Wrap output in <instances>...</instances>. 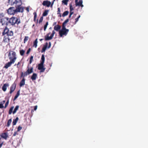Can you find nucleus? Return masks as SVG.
<instances>
[{
    "instance_id": "0eeeda50",
    "label": "nucleus",
    "mask_w": 148,
    "mask_h": 148,
    "mask_svg": "<svg viewBox=\"0 0 148 148\" xmlns=\"http://www.w3.org/2000/svg\"><path fill=\"white\" fill-rule=\"evenodd\" d=\"M43 63H40L38 64V69L40 70V72H44L45 69V68H44Z\"/></svg>"
},
{
    "instance_id": "bf43d9fd",
    "label": "nucleus",
    "mask_w": 148,
    "mask_h": 148,
    "mask_svg": "<svg viewBox=\"0 0 148 148\" xmlns=\"http://www.w3.org/2000/svg\"><path fill=\"white\" fill-rule=\"evenodd\" d=\"M71 15H72L70 14L69 16V18H70L71 17Z\"/></svg>"
},
{
    "instance_id": "37998d69",
    "label": "nucleus",
    "mask_w": 148,
    "mask_h": 148,
    "mask_svg": "<svg viewBox=\"0 0 148 148\" xmlns=\"http://www.w3.org/2000/svg\"><path fill=\"white\" fill-rule=\"evenodd\" d=\"M22 129V127L20 126H19L18 127V129H17V132H19Z\"/></svg>"
},
{
    "instance_id": "f8f14e48",
    "label": "nucleus",
    "mask_w": 148,
    "mask_h": 148,
    "mask_svg": "<svg viewBox=\"0 0 148 148\" xmlns=\"http://www.w3.org/2000/svg\"><path fill=\"white\" fill-rule=\"evenodd\" d=\"M15 17H12L10 19L9 23H10L12 25H15Z\"/></svg>"
},
{
    "instance_id": "603ef678",
    "label": "nucleus",
    "mask_w": 148,
    "mask_h": 148,
    "mask_svg": "<svg viewBox=\"0 0 148 148\" xmlns=\"http://www.w3.org/2000/svg\"><path fill=\"white\" fill-rule=\"evenodd\" d=\"M5 102V100H3L2 102V104H3V105L4 103Z\"/></svg>"
},
{
    "instance_id": "2f4dec72",
    "label": "nucleus",
    "mask_w": 148,
    "mask_h": 148,
    "mask_svg": "<svg viewBox=\"0 0 148 148\" xmlns=\"http://www.w3.org/2000/svg\"><path fill=\"white\" fill-rule=\"evenodd\" d=\"M11 122H12V119H9L8 121L7 125V126L8 127H9L10 126Z\"/></svg>"
},
{
    "instance_id": "6e6d98bb",
    "label": "nucleus",
    "mask_w": 148,
    "mask_h": 148,
    "mask_svg": "<svg viewBox=\"0 0 148 148\" xmlns=\"http://www.w3.org/2000/svg\"><path fill=\"white\" fill-rule=\"evenodd\" d=\"M56 24H57V22H54L53 23V25H56Z\"/></svg>"
},
{
    "instance_id": "13d9d810",
    "label": "nucleus",
    "mask_w": 148,
    "mask_h": 148,
    "mask_svg": "<svg viewBox=\"0 0 148 148\" xmlns=\"http://www.w3.org/2000/svg\"><path fill=\"white\" fill-rule=\"evenodd\" d=\"M43 40V39H40L39 40H40V41H42V40Z\"/></svg>"
},
{
    "instance_id": "680f3d73",
    "label": "nucleus",
    "mask_w": 148,
    "mask_h": 148,
    "mask_svg": "<svg viewBox=\"0 0 148 148\" xmlns=\"http://www.w3.org/2000/svg\"><path fill=\"white\" fill-rule=\"evenodd\" d=\"M34 26V25H33V26Z\"/></svg>"
},
{
    "instance_id": "a19ab883",
    "label": "nucleus",
    "mask_w": 148,
    "mask_h": 148,
    "mask_svg": "<svg viewBox=\"0 0 148 148\" xmlns=\"http://www.w3.org/2000/svg\"><path fill=\"white\" fill-rule=\"evenodd\" d=\"M43 20V17L42 16L40 18V19H39V23L40 24V23L42 22Z\"/></svg>"
},
{
    "instance_id": "1a4fd4ad",
    "label": "nucleus",
    "mask_w": 148,
    "mask_h": 148,
    "mask_svg": "<svg viewBox=\"0 0 148 148\" xmlns=\"http://www.w3.org/2000/svg\"><path fill=\"white\" fill-rule=\"evenodd\" d=\"M78 1V0H75V1L76 6H81L82 8L84 6L82 4V0H80L79 2Z\"/></svg>"
},
{
    "instance_id": "09e8293b",
    "label": "nucleus",
    "mask_w": 148,
    "mask_h": 148,
    "mask_svg": "<svg viewBox=\"0 0 148 148\" xmlns=\"http://www.w3.org/2000/svg\"><path fill=\"white\" fill-rule=\"evenodd\" d=\"M37 106H35L34 107V110H36L37 109Z\"/></svg>"
},
{
    "instance_id": "bb28decb",
    "label": "nucleus",
    "mask_w": 148,
    "mask_h": 148,
    "mask_svg": "<svg viewBox=\"0 0 148 148\" xmlns=\"http://www.w3.org/2000/svg\"><path fill=\"white\" fill-rule=\"evenodd\" d=\"M69 21V19L68 18L62 24V26L65 27L66 24Z\"/></svg>"
},
{
    "instance_id": "cd10ccee",
    "label": "nucleus",
    "mask_w": 148,
    "mask_h": 148,
    "mask_svg": "<svg viewBox=\"0 0 148 148\" xmlns=\"http://www.w3.org/2000/svg\"><path fill=\"white\" fill-rule=\"evenodd\" d=\"M69 12L68 11H65L62 15V16L64 17L68 15Z\"/></svg>"
},
{
    "instance_id": "f03ea898",
    "label": "nucleus",
    "mask_w": 148,
    "mask_h": 148,
    "mask_svg": "<svg viewBox=\"0 0 148 148\" xmlns=\"http://www.w3.org/2000/svg\"><path fill=\"white\" fill-rule=\"evenodd\" d=\"M8 56L10 61L5 64L4 68L6 69L10 67L12 64L14 63L16 59V53L14 51H12L9 52Z\"/></svg>"
},
{
    "instance_id": "de8ad7c7",
    "label": "nucleus",
    "mask_w": 148,
    "mask_h": 148,
    "mask_svg": "<svg viewBox=\"0 0 148 148\" xmlns=\"http://www.w3.org/2000/svg\"><path fill=\"white\" fill-rule=\"evenodd\" d=\"M17 134H18V133H17V132H15L13 134V136H15Z\"/></svg>"
},
{
    "instance_id": "39448f33",
    "label": "nucleus",
    "mask_w": 148,
    "mask_h": 148,
    "mask_svg": "<svg viewBox=\"0 0 148 148\" xmlns=\"http://www.w3.org/2000/svg\"><path fill=\"white\" fill-rule=\"evenodd\" d=\"M14 108V106H12L8 112L9 114H11L12 112L13 114H14L16 112V111L18 110L19 108V106L18 105L16 106L15 107L14 110L13 112H12Z\"/></svg>"
},
{
    "instance_id": "aec40b11",
    "label": "nucleus",
    "mask_w": 148,
    "mask_h": 148,
    "mask_svg": "<svg viewBox=\"0 0 148 148\" xmlns=\"http://www.w3.org/2000/svg\"><path fill=\"white\" fill-rule=\"evenodd\" d=\"M61 28V26L60 25H57L54 26V29L56 31H58Z\"/></svg>"
},
{
    "instance_id": "c03bdc74",
    "label": "nucleus",
    "mask_w": 148,
    "mask_h": 148,
    "mask_svg": "<svg viewBox=\"0 0 148 148\" xmlns=\"http://www.w3.org/2000/svg\"><path fill=\"white\" fill-rule=\"evenodd\" d=\"M31 50V48H29L27 51V52H26V54L27 55H28L29 53Z\"/></svg>"
},
{
    "instance_id": "4468645a",
    "label": "nucleus",
    "mask_w": 148,
    "mask_h": 148,
    "mask_svg": "<svg viewBox=\"0 0 148 148\" xmlns=\"http://www.w3.org/2000/svg\"><path fill=\"white\" fill-rule=\"evenodd\" d=\"M9 31V29L7 27H6L5 28V29L3 30V31L2 32V35L4 36L5 34H7Z\"/></svg>"
},
{
    "instance_id": "49530a36",
    "label": "nucleus",
    "mask_w": 148,
    "mask_h": 148,
    "mask_svg": "<svg viewBox=\"0 0 148 148\" xmlns=\"http://www.w3.org/2000/svg\"><path fill=\"white\" fill-rule=\"evenodd\" d=\"M51 42H49V46H48V48H49L51 47Z\"/></svg>"
},
{
    "instance_id": "dca6fc26",
    "label": "nucleus",
    "mask_w": 148,
    "mask_h": 148,
    "mask_svg": "<svg viewBox=\"0 0 148 148\" xmlns=\"http://www.w3.org/2000/svg\"><path fill=\"white\" fill-rule=\"evenodd\" d=\"M25 79L24 77H23L20 83L19 86L20 87H22L25 85Z\"/></svg>"
},
{
    "instance_id": "a211bd4d",
    "label": "nucleus",
    "mask_w": 148,
    "mask_h": 148,
    "mask_svg": "<svg viewBox=\"0 0 148 148\" xmlns=\"http://www.w3.org/2000/svg\"><path fill=\"white\" fill-rule=\"evenodd\" d=\"M48 45V43L47 42H46L45 44V45H44L43 47L42 48V51H41V52L43 53V52H44L46 50L47 47V45Z\"/></svg>"
},
{
    "instance_id": "c85d7f7f",
    "label": "nucleus",
    "mask_w": 148,
    "mask_h": 148,
    "mask_svg": "<svg viewBox=\"0 0 148 148\" xmlns=\"http://www.w3.org/2000/svg\"><path fill=\"white\" fill-rule=\"evenodd\" d=\"M44 62H45L44 56V55H42V57H41V60L40 61V63H44Z\"/></svg>"
},
{
    "instance_id": "9d476101",
    "label": "nucleus",
    "mask_w": 148,
    "mask_h": 148,
    "mask_svg": "<svg viewBox=\"0 0 148 148\" xmlns=\"http://www.w3.org/2000/svg\"><path fill=\"white\" fill-rule=\"evenodd\" d=\"M51 4L50 1L48 0H45L43 1L42 3V5L43 6H46L47 7H49Z\"/></svg>"
},
{
    "instance_id": "2eb2a0df",
    "label": "nucleus",
    "mask_w": 148,
    "mask_h": 148,
    "mask_svg": "<svg viewBox=\"0 0 148 148\" xmlns=\"http://www.w3.org/2000/svg\"><path fill=\"white\" fill-rule=\"evenodd\" d=\"M15 25L16 24L17 25L21 23V20L19 17H15Z\"/></svg>"
},
{
    "instance_id": "ddd939ff",
    "label": "nucleus",
    "mask_w": 148,
    "mask_h": 148,
    "mask_svg": "<svg viewBox=\"0 0 148 148\" xmlns=\"http://www.w3.org/2000/svg\"><path fill=\"white\" fill-rule=\"evenodd\" d=\"M1 136L2 138H3L5 140H6L7 138L8 137V136L7 132H4L1 134Z\"/></svg>"
},
{
    "instance_id": "e2e57ef3",
    "label": "nucleus",
    "mask_w": 148,
    "mask_h": 148,
    "mask_svg": "<svg viewBox=\"0 0 148 148\" xmlns=\"http://www.w3.org/2000/svg\"><path fill=\"white\" fill-rule=\"evenodd\" d=\"M42 28H41L40 29V30H42Z\"/></svg>"
},
{
    "instance_id": "4d7b16f0",
    "label": "nucleus",
    "mask_w": 148,
    "mask_h": 148,
    "mask_svg": "<svg viewBox=\"0 0 148 148\" xmlns=\"http://www.w3.org/2000/svg\"><path fill=\"white\" fill-rule=\"evenodd\" d=\"M50 34V33H48L46 35L47 36H49V35Z\"/></svg>"
},
{
    "instance_id": "3c124183",
    "label": "nucleus",
    "mask_w": 148,
    "mask_h": 148,
    "mask_svg": "<svg viewBox=\"0 0 148 148\" xmlns=\"http://www.w3.org/2000/svg\"><path fill=\"white\" fill-rule=\"evenodd\" d=\"M73 13V12H72V11H70V14L72 15Z\"/></svg>"
},
{
    "instance_id": "ea45409f",
    "label": "nucleus",
    "mask_w": 148,
    "mask_h": 148,
    "mask_svg": "<svg viewBox=\"0 0 148 148\" xmlns=\"http://www.w3.org/2000/svg\"><path fill=\"white\" fill-rule=\"evenodd\" d=\"M55 32L54 30L52 32V33L51 34V35L50 36L51 37V38H52L55 34Z\"/></svg>"
},
{
    "instance_id": "864d4df0",
    "label": "nucleus",
    "mask_w": 148,
    "mask_h": 148,
    "mask_svg": "<svg viewBox=\"0 0 148 148\" xmlns=\"http://www.w3.org/2000/svg\"><path fill=\"white\" fill-rule=\"evenodd\" d=\"M3 144V143H2L0 144V148L2 147V145Z\"/></svg>"
},
{
    "instance_id": "58836bf2",
    "label": "nucleus",
    "mask_w": 148,
    "mask_h": 148,
    "mask_svg": "<svg viewBox=\"0 0 148 148\" xmlns=\"http://www.w3.org/2000/svg\"><path fill=\"white\" fill-rule=\"evenodd\" d=\"M80 17V16L79 15L77 18H76L75 19V24H76V23L79 20V19Z\"/></svg>"
},
{
    "instance_id": "473e14b6",
    "label": "nucleus",
    "mask_w": 148,
    "mask_h": 148,
    "mask_svg": "<svg viewBox=\"0 0 148 148\" xmlns=\"http://www.w3.org/2000/svg\"><path fill=\"white\" fill-rule=\"evenodd\" d=\"M48 25V22L47 21L45 24L44 25V31H45L46 30L47 28V26Z\"/></svg>"
},
{
    "instance_id": "f3484780",
    "label": "nucleus",
    "mask_w": 148,
    "mask_h": 148,
    "mask_svg": "<svg viewBox=\"0 0 148 148\" xmlns=\"http://www.w3.org/2000/svg\"><path fill=\"white\" fill-rule=\"evenodd\" d=\"M37 77V74L36 73H34L31 77V79L32 81H34L36 79Z\"/></svg>"
},
{
    "instance_id": "4c0bfd02",
    "label": "nucleus",
    "mask_w": 148,
    "mask_h": 148,
    "mask_svg": "<svg viewBox=\"0 0 148 148\" xmlns=\"http://www.w3.org/2000/svg\"><path fill=\"white\" fill-rule=\"evenodd\" d=\"M69 6H70V11H72L74 10V8L73 7L72 4L71 3L69 5Z\"/></svg>"
},
{
    "instance_id": "e433bc0d",
    "label": "nucleus",
    "mask_w": 148,
    "mask_h": 148,
    "mask_svg": "<svg viewBox=\"0 0 148 148\" xmlns=\"http://www.w3.org/2000/svg\"><path fill=\"white\" fill-rule=\"evenodd\" d=\"M60 8H58V11H57V14H59V16L60 17H61V14L60 13Z\"/></svg>"
},
{
    "instance_id": "052dcab7",
    "label": "nucleus",
    "mask_w": 148,
    "mask_h": 148,
    "mask_svg": "<svg viewBox=\"0 0 148 148\" xmlns=\"http://www.w3.org/2000/svg\"><path fill=\"white\" fill-rule=\"evenodd\" d=\"M38 19H37V22H38Z\"/></svg>"
},
{
    "instance_id": "8fccbe9b",
    "label": "nucleus",
    "mask_w": 148,
    "mask_h": 148,
    "mask_svg": "<svg viewBox=\"0 0 148 148\" xmlns=\"http://www.w3.org/2000/svg\"><path fill=\"white\" fill-rule=\"evenodd\" d=\"M20 64V62H18V63H17V64H15L14 65V66H15V65H17V68H18V66Z\"/></svg>"
},
{
    "instance_id": "6ab92c4d",
    "label": "nucleus",
    "mask_w": 148,
    "mask_h": 148,
    "mask_svg": "<svg viewBox=\"0 0 148 148\" xmlns=\"http://www.w3.org/2000/svg\"><path fill=\"white\" fill-rule=\"evenodd\" d=\"M9 84H4L2 87V89L4 91H5L7 89V87H8Z\"/></svg>"
},
{
    "instance_id": "f704fd0d",
    "label": "nucleus",
    "mask_w": 148,
    "mask_h": 148,
    "mask_svg": "<svg viewBox=\"0 0 148 148\" xmlns=\"http://www.w3.org/2000/svg\"><path fill=\"white\" fill-rule=\"evenodd\" d=\"M29 37L27 36H25L24 39V43H25L28 40Z\"/></svg>"
},
{
    "instance_id": "c756f323",
    "label": "nucleus",
    "mask_w": 148,
    "mask_h": 148,
    "mask_svg": "<svg viewBox=\"0 0 148 148\" xmlns=\"http://www.w3.org/2000/svg\"><path fill=\"white\" fill-rule=\"evenodd\" d=\"M21 55L23 56L24 55L25 52V51L23 49L20 50L19 51Z\"/></svg>"
},
{
    "instance_id": "7ed1b4c3",
    "label": "nucleus",
    "mask_w": 148,
    "mask_h": 148,
    "mask_svg": "<svg viewBox=\"0 0 148 148\" xmlns=\"http://www.w3.org/2000/svg\"><path fill=\"white\" fill-rule=\"evenodd\" d=\"M27 68V71L24 73H23V72H21V77H25L28 75H29L33 72V68L32 67L29 68L28 66Z\"/></svg>"
},
{
    "instance_id": "412c9836",
    "label": "nucleus",
    "mask_w": 148,
    "mask_h": 148,
    "mask_svg": "<svg viewBox=\"0 0 148 148\" xmlns=\"http://www.w3.org/2000/svg\"><path fill=\"white\" fill-rule=\"evenodd\" d=\"M49 10H45L44 11V12H43L42 14V16H46L48 14V12H49Z\"/></svg>"
},
{
    "instance_id": "6e6552de",
    "label": "nucleus",
    "mask_w": 148,
    "mask_h": 148,
    "mask_svg": "<svg viewBox=\"0 0 148 148\" xmlns=\"http://www.w3.org/2000/svg\"><path fill=\"white\" fill-rule=\"evenodd\" d=\"M10 40V39L8 36H5L3 37V42L7 44L8 45H9Z\"/></svg>"
},
{
    "instance_id": "7c9ffc66",
    "label": "nucleus",
    "mask_w": 148,
    "mask_h": 148,
    "mask_svg": "<svg viewBox=\"0 0 148 148\" xmlns=\"http://www.w3.org/2000/svg\"><path fill=\"white\" fill-rule=\"evenodd\" d=\"M69 1V0H63L62 1V3H64V5H67L68 2Z\"/></svg>"
},
{
    "instance_id": "b1692460",
    "label": "nucleus",
    "mask_w": 148,
    "mask_h": 148,
    "mask_svg": "<svg viewBox=\"0 0 148 148\" xmlns=\"http://www.w3.org/2000/svg\"><path fill=\"white\" fill-rule=\"evenodd\" d=\"M20 95V90H19L17 92L16 94L14 99V101Z\"/></svg>"
},
{
    "instance_id": "5701e85b",
    "label": "nucleus",
    "mask_w": 148,
    "mask_h": 148,
    "mask_svg": "<svg viewBox=\"0 0 148 148\" xmlns=\"http://www.w3.org/2000/svg\"><path fill=\"white\" fill-rule=\"evenodd\" d=\"M13 34H14L13 32L12 31L9 30V32H8V34H7V35L6 36H8V37L9 36H12L13 35Z\"/></svg>"
},
{
    "instance_id": "20e7f679",
    "label": "nucleus",
    "mask_w": 148,
    "mask_h": 148,
    "mask_svg": "<svg viewBox=\"0 0 148 148\" xmlns=\"http://www.w3.org/2000/svg\"><path fill=\"white\" fill-rule=\"evenodd\" d=\"M69 32V29H66V27L62 26V29L59 32V35L61 37H62L63 35L66 36Z\"/></svg>"
},
{
    "instance_id": "423d86ee",
    "label": "nucleus",
    "mask_w": 148,
    "mask_h": 148,
    "mask_svg": "<svg viewBox=\"0 0 148 148\" xmlns=\"http://www.w3.org/2000/svg\"><path fill=\"white\" fill-rule=\"evenodd\" d=\"M9 18L7 17H3L1 20L0 22L2 25H7L9 23Z\"/></svg>"
},
{
    "instance_id": "72a5a7b5",
    "label": "nucleus",
    "mask_w": 148,
    "mask_h": 148,
    "mask_svg": "<svg viewBox=\"0 0 148 148\" xmlns=\"http://www.w3.org/2000/svg\"><path fill=\"white\" fill-rule=\"evenodd\" d=\"M33 14L34 15V20L35 22L36 21V19L37 17L36 13L35 12H34Z\"/></svg>"
},
{
    "instance_id": "4be33fe9",
    "label": "nucleus",
    "mask_w": 148,
    "mask_h": 148,
    "mask_svg": "<svg viewBox=\"0 0 148 148\" xmlns=\"http://www.w3.org/2000/svg\"><path fill=\"white\" fill-rule=\"evenodd\" d=\"M52 39L50 36H49L46 35L45 36V41L51 40Z\"/></svg>"
},
{
    "instance_id": "a18cd8bd",
    "label": "nucleus",
    "mask_w": 148,
    "mask_h": 148,
    "mask_svg": "<svg viewBox=\"0 0 148 148\" xmlns=\"http://www.w3.org/2000/svg\"><path fill=\"white\" fill-rule=\"evenodd\" d=\"M4 107L3 104L0 103V108H2Z\"/></svg>"
},
{
    "instance_id": "393cba45",
    "label": "nucleus",
    "mask_w": 148,
    "mask_h": 148,
    "mask_svg": "<svg viewBox=\"0 0 148 148\" xmlns=\"http://www.w3.org/2000/svg\"><path fill=\"white\" fill-rule=\"evenodd\" d=\"M18 119V117H17L15 119H14L13 120V122H12V124H13V125H15L16 124Z\"/></svg>"
},
{
    "instance_id": "c9c22d12",
    "label": "nucleus",
    "mask_w": 148,
    "mask_h": 148,
    "mask_svg": "<svg viewBox=\"0 0 148 148\" xmlns=\"http://www.w3.org/2000/svg\"><path fill=\"white\" fill-rule=\"evenodd\" d=\"M33 56H31L30 57V59H29V64H31L32 63V62L33 60Z\"/></svg>"
},
{
    "instance_id": "a878e982",
    "label": "nucleus",
    "mask_w": 148,
    "mask_h": 148,
    "mask_svg": "<svg viewBox=\"0 0 148 148\" xmlns=\"http://www.w3.org/2000/svg\"><path fill=\"white\" fill-rule=\"evenodd\" d=\"M38 39L36 38L34 42L33 47L36 48L37 46Z\"/></svg>"
},
{
    "instance_id": "f257e3e1",
    "label": "nucleus",
    "mask_w": 148,
    "mask_h": 148,
    "mask_svg": "<svg viewBox=\"0 0 148 148\" xmlns=\"http://www.w3.org/2000/svg\"><path fill=\"white\" fill-rule=\"evenodd\" d=\"M8 3L11 5L14 6L16 7H11L7 10L8 14L14 15L18 12H23L24 11L23 8L21 6L22 1L21 0H8Z\"/></svg>"
},
{
    "instance_id": "9b49d317",
    "label": "nucleus",
    "mask_w": 148,
    "mask_h": 148,
    "mask_svg": "<svg viewBox=\"0 0 148 148\" xmlns=\"http://www.w3.org/2000/svg\"><path fill=\"white\" fill-rule=\"evenodd\" d=\"M16 86V84L14 83L13 84L10 88V93L11 94L15 90Z\"/></svg>"
},
{
    "instance_id": "79ce46f5",
    "label": "nucleus",
    "mask_w": 148,
    "mask_h": 148,
    "mask_svg": "<svg viewBox=\"0 0 148 148\" xmlns=\"http://www.w3.org/2000/svg\"><path fill=\"white\" fill-rule=\"evenodd\" d=\"M8 103H9V99H8V101H7L6 102V103H5V107H4L5 108H6L7 107V106H8Z\"/></svg>"
},
{
    "instance_id": "5fc2aeb1",
    "label": "nucleus",
    "mask_w": 148,
    "mask_h": 148,
    "mask_svg": "<svg viewBox=\"0 0 148 148\" xmlns=\"http://www.w3.org/2000/svg\"><path fill=\"white\" fill-rule=\"evenodd\" d=\"M26 10L28 12H29V8H27L26 9Z\"/></svg>"
}]
</instances>
